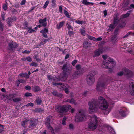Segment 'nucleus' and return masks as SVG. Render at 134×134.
I'll return each mask as SVG.
<instances>
[{"mask_svg":"<svg viewBox=\"0 0 134 134\" xmlns=\"http://www.w3.org/2000/svg\"><path fill=\"white\" fill-rule=\"evenodd\" d=\"M88 105L89 106V112L91 114L96 112L98 110V108L104 110V113L105 115L108 114L111 110L105 99L101 96L98 97L97 101L93 100L90 102Z\"/></svg>","mask_w":134,"mask_h":134,"instance_id":"1","label":"nucleus"},{"mask_svg":"<svg viewBox=\"0 0 134 134\" xmlns=\"http://www.w3.org/2000/svg\"><path fill=\"white\" fill-rule=\"evenodd\" d=\"M102 58L106 60L103 62V64L102 65V68L105 69H110L115 66V63L111 58L107 55H103Z\"/></svg>","mask_w":134,"mask_h":134,"instance_id":"2","label":"nucleus"},{"mask_svg":"<svg viewBox=\"0 0 134 134\" xmlns=\"http://www.w3.org/2000/svg\"><path fill=\"white\" fill-rule=\"evenodd\" d=\"M63 70L64 74H63V76L61 79L57 78L56 77H54L52 76L51 75H48L47 76V77L48 79L49 80H52L54 81H58L60 80H61L62 81H64L66 79L67 77V72H69L71 69L70 68L68 67L67 65H64L63 67Z\"/></svg>","mask_w":134,"mask_h":134,"instance_id":"3","label":"nucleus"},{"mask_svg":"<svg viewBox=\"0 0 134 134\" xmlns=\"http://www.w3.org/2000/svg\"><path fill=\"white\" fill-rule=\"evenodd\" d=\"M87 116L83 110H80L77 113L75 120L77 122L82 121L85 120L87 118Z\"/></svg>","mask_w":134,"mask_h":134,"instance_id":"4","label":"nucleus"},{"mask_svg":"<svg viewBox=\"0 0 134 134\" xmlns=\"http://www.w3.org/2000/svg\"><path fill=\"white\" fill-rule=\"evenodd\" d=\"M91 121L89 124V127L91 130L95 129L98 126V118L94 115L91 117Z\"/></svg>","mask_w":134,"mask_h":134,"instance_id":"5","label":"nucleus"},{"mask_svg":"<svg viewBox=\"0 0 134 134\" xmlns=\"http://www.w3.org/2000/svg\"><path fill=\"white\" fill-rule=\"evenodd\" d=\"M94 71L90 72L87 76V82L89 85H91L94 82L95 79L94 77Z\"/></svg>","mask_w":134,"mask_h":134,"instance_id":"6","label":"nucleus"},{"mask_svg":"<svg viewBox=\"0 0 134 134\" xmlns=\"http://www.w3.org/2000/svg\"><path fill=\"white\" fill-rule=\"evenodd\" d=\"M71 107L70 105H63L62 106L58 105L55 107V110L61 113L63 111H66L68 110Z\"/></svg>","mask_w":134,"mask_h":134,"instance_id":"7","label":"nucleus"},{"mask_svg":"<svg viewBox=\"0 0 134 134\" xmlns=\"http://www.w3.org/2000/svg\"><path fill=\"white\" fill-rule=\"evenodd\" d=\"M124 74L130 75L131 76L132 75V73L127 69L124 68L123 69L122 71L119 72L117 73L118 75L119 76H121Z\"/></svg>","mask_w":134,"mask_h":134,"instance_id":"8","label":"nucleus"},{"mask_svg":"<svg viewBox=\"0 0 134 134\" xmlns=\"http://www.w3.org/2000/svg\"><path fill=\"white\" fill-rule=\"evenodd\" d=\"M53 85L54 86H59L58 87H60L61 89H64L66 93H69V90L68 89V86L67 85H62L61 83H53Z\"/></svg>","mask_w":134,"mask_h":134,"instance_id":"9","label":"nucleus"},{"mask_svg":"<svg viewBox=\"0 0 134 134\" xmlns=\"http://www.w3.org/2000/svg\"><path fill=\"white\" fill-rule=\"evenodd\" d=\"M76 70L73 75V78L75 79L78 76L81 72V69H80V66L79 65H77L76 66Z\"/></svg>","mask_w":134,"mask_h":134,"instance_id":"10","label":"nucleus"},{"mask_svg":"<svg viewBox=\"0 0 134 134\" xmlns=\"http://www.w3.org/2000/svg\"><path fill=\"white\" fill-rule=\"evenodd\" d=\"M106 83L103 81H99L97 84L96 89L98 91H100L104 87Z\"/></svg>","mask_w":134,"mask_h":134,"instance_id":"11","label":"nucleus"},{"mask_svg":"<svg viewBox=\"0 0 134 134\" xmlns=\"http://www.w3.org/2000/svg\"><path fill=\"white\" fill-rule=\"evenodd\" d=\"M51 117L50 116H48L46 119L45 124L47 127L48 129H50L52 132H53V130L51 126L50 125V121Z\"/></svg>","mask_w":134,"mask_h":134,"instance_id":"12","label":"nucleus"},{"mask_svg":"<svg viewBox=\"0 0 134 134\" xmlns=\"http://www.w3.org/2000/svg\"><path fill=\"white\" fill-rule=\"evenodd\" d=\"M130 92L132 95H134V81L131 80L130 82Z\"/></svg>","mask_w":134,"mask_h":134,"instance_id":"13","label":"nucleus"},{"mask_svg":"<svg viewBox=\"0 0 134 134\" xmlns=\"http://www.w3.org/2000/svg\"><path fill=\"white\" fill-rule=\"evenodd\" d=\"M46 19V18L43 19H40L39 21V22L42 26L45 27L47 25Z\"/></svg>","mask_w":134,"mask_h":134,"instance_id":"14","label":"nucleus"},{"mask_svg":"<svg viewBox=\"0 0 134 134\" xmlns=\"http://www.w3.org/2000/svg\"><path fill=\"white\" fill-rule=\"evenodd\" d=\"M119 21L118 20L114 19V24H111L109 27V28L111 30L115 27L118 23Z\"/></svg>","mask_w":134,"mask_h":134,"instance_id":"15","label":"nucleus"},{"mask_svg":"<svg viewBox=\"0 0 134 134\" xmlns=\"http://www.w3.org/2000/svg\"><path fill=\"white\" fill-rule=\"evenodd\" d=\"M126 109L123 108L121 109H120L119 111V114L120 115L122 116H125V111Z\"/></svg>","mask_w":134,"mask_h":134,"instance_id":"16","label":"nucleus"},{"mask_svg":"<svg viewBox=\"0 0 134 134\" xmlns=\"http://www.w3.org/2000/svg\"><path fill=\"white\" fill-rule=\"evenodd\" d=\"M9 46L10 49H12L13 48H15L18 47L17 44L13 42L11 43H9Z\"/></svg>","mask_w":134,"mask_h":134,"instance_id":"17","label":"nucleus"},{"mask_svg":"<svg viewBox=\"0 0 134 134\" xmlns=\"http://www.w3.org/2000/svg\"><path fill=\"white\" fill-rule=\"evenodd\" d=\"M8 99L9 100H11L12 99L13 100V99H14V98L16 96V94H9L8 95Z\"/></svg>","mask_w":134,"mask_h":134,"instance_id":"18","label":"nucleus"},{"mask_svg":"<svg viewBox=\"0 0 134 134\" xmlns=\"http://www.w3.org/2000/svg\"><path fill=\"white\" fill-rule=\"evenodd\" d=\"M65 24V22L62 21L57 25V27L58 29H59L62 27Z\"/></svg>","mask_w":134,"mask_h":134,"instance_id":"19","label":"nucleus"},{"mask_svg":"<svg viewBox=\"0 0 134 134\" xmlns=\"http://www.w3.org/2000/svg\"><path fill=\"white\" fill-rule=\"evenodd\" d=\"M101 53H100V51L98 49L95 51L94 52V55H93L94 57H97L99 56Z\"/></svg>","mask_w":134,"mask_h":134,"instance_id":"20","label":"nucleus"},{"mask_svg":"<svg viewBox=\"0 0 134 134\" xmlns=\"http://www.w3.org/2000/svg\"><path fill=\"white\" fill-rule=\"evenodd\" d=\"M21 60L23 61L27 60L28 61L30 62L32 61L31 58L30 57L23 58L21 59Z\"/></svg>","mask_w":134,"mask_h":134,"instance_id":"21","label":"nucleus"},{"mask_svg":"<svg viewBox=\"0 0 134 134\" xmlns=\"http://www.w3.org/2000/svg\"><path fill=\"white\" fill-rule=\"evenodd\" d=\"M52 94L60 98L62 97V94L58 93L57 92L55 91L53 92H52Z\"/></svg>","mask_w":134,"mask_h":134,"instance_id":"22","label":"nucleus"},{"mask_svg":"<svg viewBox=\"0 0 134 134\" xmlns=\"http://www.w3.org/2000/svg\"><path fill=\"white\" fill-rule=\"evenodd\" d=\"M35 101L36 102L37 104L38 105L41 104L42 102L41 99L39 98H37Z\"/></svg>","mask_w":134,"mask_h":134,"instance_id":"23","label":"nucleus"},{"mask_svg":"<svg viewBox=\"0 0 134 134\" xmlns=\"http://www.w3.org/2000/svg\"><path fill=\"white\" fill-rule=\"evenodd\" d=\"M106 48L105 47H102L99 48L98 50L100 51V53L101 54L103 52H106Z\"/></svg>","mask_w":134,"mask_h":134,"instance_id":"24","label":"nucleus"},{"mask_svg":"<svg viewBox=\"0 0 134 134\" xmlns=\"http://www.w3.org/2000/svg\"><path fill=\"white\" fill-rule=\"evenodd\" d=\"M33 89L35 92H37L40 90V88L38 86H35L33 88Z\"/></svg>","mask_w":134,"mask_h":134,"instance_id":"25","label":"nucleus"},{"mask_svg":"<svg viewBox=\"0 0 134 134\" xmlns=\"http://www.w3.org/2000/svg\"><path fill=\"white\" fill-rule=\"evenodd\" d=\"M31 123L30 125L31 127H32L35 126L37 124L36 121H34L32 120H31Z\"/></svg>","mask_w":134,"mask_h":134,"instance_id":"26","label":"nucleus"},{"mask_svg":"<svg viewBox=\"0 0 134 134\" xmlns=\"http://www.w3.org/2000/svg\"><path fill=\"white\" fill-rule=\"evenodd\" d=\"M66 102L72 104H75V101L73 99H69L66 100Z\"/></svg>","mask_w":134,"mask_h":134,"instance_id":"27","label":"nucleus"},{"mask_svg":"<svg viewBox=\"0 0 134 134\" xmlns=\"http://www.w3.org/2000/svg\"><path fill=\"white\" fill-rule=\"evenodd\" d=\"M21 100V98H16L13 99V101L14 102H18Z\"/></svg>","mask_w":134,"mask_h":134,"instance_id":"28","label":"nucleus"},{"mask_svg":"<svg viewBox=\"0 0 134 134\" xmlns=\"http://www.w3.org/2000/svg\"><path fill=\"white\" fill-rule=\"evenodd\" d=\"M81 34L83 36H85L86 34V31L83 29H81L80 30Z\"/></svg>","mask_w":134,"mask_h":134,"instance_id":"29","label":"nucleus"},{"mask_svg":"<svg viewBox=\"0 0 134 134\" xmlns=\"http://www.w3.org/2000/svg\"><path fill=\"white\" fill-rule=\"evenodd\" d=\"M48 30L47 29L45 28L43 30L41 31L40 32L42 33H46L48 32Z\"/></svg>","mask_w":134,"mask_h":134,"instance_id":"30","label":"nucleus"},{"mask_svg":"<svg viewBox=\"0 0 134 134\" xmlns=\"http://www.w3.org/2000/svg\"><path fill=\"white\" fill-rule=\"evenodd\" d=\"M89 2L87 0H82V3L86 5H88Z\"/></svg>","mask_w":134,"mask_h":134,"instance_id":"31","label":"nucleus"},{"mask_svg":"<svg viewBox=\"0 0 134 134\" xmlns=\"http://www.w3.org/2000/svg\"><path fill=\"white\" fill-rule=\"evenodd\" d=\"M8 95H2L1 96V98L4 100H6L8 99Z\"/></svg>","mask_w":134,"mask_h":134,"instance_id":"32","label":"nucleus"},{"mask_svg":"<svg viewBox=\"0 0 134 134\" xmlns=\"http://www.w3.org/2000/svg\"><path fill=\"white\" fill-rule=\"evenodd\" d=\"M130 11H129L128 12V13L123 15L122 17L124 18H125L128 16L130 15L129 14L130 13Z\"/></svg>","mask_w":134,"mask_h":134,"instance_id":"33","label":"nucleus"},{"mask_svg":"<svg viewBox=\"0 0 134 134\" xmlns=\"http://www.w3.org/2000/svg\"><path fill=\"white\" fill-rule=\"evenodd\" d=\"M30 65L32 66H34L36 67L37 66L38 64L35 62H32L30 64Z\"/></svg>","mask_w":134,"mask_h":134,"instance_id":"34","label":"nucleus"},{"mask_svg":"<svg viewBox=\"0 0 134 134\" xmlns=\"http://www.w3.org/2000/svg\"><path fill=\"white\" fill-rule=\"evenodd\" d=\"M90 44L87 42H85L83 44V46L85 48L87 47H88V44Z\"/></svg>","mask_w":134,"mask_h":134,"instance_id":"35","label":"nucleus"},{"mask_svg":"<svg viewBox=\"0 0 134 134\" xmlns=\"http://www.w3.org/2000/svg\"><path fill=\"white\" fill-rule=\"evenodd\" d=\"M88 39L90 40H93L94 41H95V38L93 37L88 35Z\"/></svg>","mask_w":134,"mask_h":134,"instance_id":"36","label":"nucleus"},{"mask_svg":"<svg viewBox=\"0 0 134 134\" xmlns=\"http://www.w3.org/2000/svg\"><path fill=\"white\" fill-rule=\"evenodd\" d=\"M27 119H25L21 123V124L22 126H24L26 124V123L27 121Z\"/></svg>","mask_w":134,"mask_h":134,"instance_id":"37","label":"nucleus"},{"mask_svg":"<svg viewBox=\"0 0 134 134\" xmlns=\"http://www.w3.org/2000/svg\"><path fill=\"white\" fill-rule=\"evenodd\" d=\"M68 33L70 37L73 36L74 34V32L72 31H69L68 32Z\"/></svg>","mask_w":134,"mask_h":134,"instance_id":"38","label":"nucleus"},{"mask_svg":"<svg viewBox=\"0 0 134 134\" xmlns=\"http://www.w3.org/2000/svg\"><path fill=\"white\" fill-rule=\"evenodd\" d=\"M32 96V94L30 93L29 92L26 93L25 94V96L26 97L31 96Z\"/></svg>","mask_w":134,"mask_h":134,"instance_id":"39","label":"nucleus"},{"mask_svg":"<svg viewBox=\"0 0 134 134\" xmlns=\"http://www.w3.org/2000/svg\"><path fill=\"white\" fill-rule=\"evenodd\" d=\"M64 13L67 17L68 18H70L69 15L67 11L66 10H64Z\"/></svg>","mask_w":134,"mask_h":134,"instance_id":"40","label":"nucleus"},{"mask_svg":"<svg viewBox=\"0 0 134 134\" xmlns=\"http://www.w3.org/2000/svg\"><path fill=\"white\" fill-rule=\"evenodd\" d=\"M66 118L65 117L62 120V124L63 125H65L66 124V123H65V121L66 120Z\"/></svg>","mask_w":134,"mask_h":134,"instance_id":"41","label":"nucleus"},{"mask_svg":"<svg viewBox=\"0 0 134 134\" xmlns=\"http://www.w3.org/2000/svg\"><path fill=\"white\" fill-rule=\"evenodd\" d=\"M133 33L132 32H129L128 33H127L125 35V36H124L123 37V38H125V37H127V36H128V35H130V34H132L133 35Z\"/></svg>","mask_w":134,"mask_h":134,"instance_id":"42","label":"nucleus"},{"mask_svg":"<svg viewBox=\"0 0 134 134\" xmlns=\"http://www.w3.org/2000/svg\"><path fill=\"white\" fill-rule=\"evenodd\" d=\"M26 106L27 107L31 106L33 107L34 106V104L32 103H30L26 105Z\"/></svg>","mask_w":134,"mask_h":134,"instance_id":"43","label":"nucleus"},{"mask_svg":"<svg viewBox=\"0 0 134 134\" xmlns=\"http://www.w3.org/2000/svg\"><path fill=\"white\" fill-rule=\"evenodd\" d=\"M49 2L48 1H46L44 5L43 6V7L44 8H46L48 5V4H49Z\"/></svg>","mask_w":134,"mask_h":134,"instance_id":"44","label":"nucleus"},{"mask_svg":"<svg viewBox=\"0 0 134 134\" xmlns=\"http://www.w3.org/2000/svg\"><path fill=\"white\" fill-rule=\"evenodd\" d=\"M67 25H68L67 27L69 31H70V30H72V28L71 27V25L68 24H67Z\"/></svg>","mask_w":134,"mask_h":134,"instance_id":"45","label":"nucleus"},{"mask_svg":"<svg viewBox=\"0 0 134 134\" xmlns=\"http://www.w3.org/2000/svg\"><path fill=\"white\" fill-rule=\"evenodd\" d=\"M35 31L33 29H29L28 31L29 33H32L35 32Z\"/></svg>","mask_w":134,"mask_h":134,"instance_id":"46","label":"nucleus"},{"mask_svg":"<svg viewBox=\"0 0 134 134\" xmlns=\"http://www.w3.org/2000/svg\"><path fill=\"white\" fill-rule=\"evenodd\" d=\"M30 52L29 51H27L26 50H25V51L22 52V53H26L29 54L30 53Z\"/></svg>","mask_w":134,"mask_h":134,"instance_id":"47","label":"nucleus"},{"mask_svg":"<svg viewBox=\"0 0 134 134\" xmlns=\"http://www.w3.org/2000/svg\"><path fill=\"white\" fill-rule=\"evenodd\" d=\"M109 129H110L111 132L113 133V134H115V132L114 131V130L111 127H110L108 128Z\"/></svg>","mask_w":134,"mask_h":134,"instance_id":"48","label":"nucleus"},{"mask_svg":"<svg viewBox=\"0 0 134 134\" xmlns=\"http://www.w3.org/2000/svg\"><path fill=\"white\" fill-rule=\"evenodd\" d=\"M25 89L26 90H31V87L29 86H26V87H25Z\"/></svg>","mask_w":134,"mask_h":134,"instance_id":"49","label":"nucleus"},{"mask_svg":"<svg viewBox=\"0 0 134 134\" xmlns=\"http://www.w3.org/2000/svg\"><path fill=\"white\" fill-rule=\"evenodd\" d=\"M24 74H20L19 75H18V77H24Z\"/></svg>","mask_w":134,"mask_h":134,"instance_id":"50","label":"nucleus"},{"mask_svg":"<svg viewBox=\"0 0 134 134\" xmlns=\"http://www.w3.org/2000/svg\"><path fill=\"white\" fill-rule=\"evenodd\" d=\"M69 128L70 129H72L74 128L73 125L72 124H71L69 125Z\"/></svg>","mask_w":134,"mask_h":134,"instance_id":"51","label":"nucleus"},{"mask_svg":"<svg viewBox=\"0 0 134 134\" xmlns=\"http://www.w3.org/2000/svg\"><path fill=\"white\" fill-rule=\"evenodd\" d=\"M102 40V38L101 37H99L97 38H95V41H101Z\"/></svg>","mask_w":134,"mask_h":134,"instance_id":"52","label":"nucleus"},{"mask_svg":"<svg viewBox=\"0 0 134 134\" xmlns=\"http://www.w3.org/2000/svg\"><path fill=\"white\" fill-rule=\"evenodd\" d=\"M3 8L5 10H7V5L5 4L3 5Z\"/></svg>","mask_w":134,"mask_h":134,"instance_id":"53","label":"nucleus"},{"mask_svg":"<svg viewBox=\"0 0 134 134\" xmlns=\"http://www.w3.org/2000/svg\"><path fill=\"white\" fill-rule=\"evenodd\" d=\"M26 0H22V1L21 3V5H24L26 2Z\"/></svg>","mask_w":134,"mask_h":134,"instance_id":"54","label":"nucleus"},{"mask_svg":"<svg viewBox=\"0 0 134 134\" xmlns=\"http://www.w3.org/2000/svg\"><path fill=\"white\" fill-rule=\"evenodd\" d=\"M75 22L78 24H82L83 21L78 20L76 21Z\"/></svg>","mask_w":134,"mask_h":134,"instance_id":"55","label":"nucleus"},{"mask_svg":"<svg viewBox=\"0 0 134 134\" xmlns=\"http://www.w3.org/2000/svg\"><path fill=\"white\" fill-rule=\"evenodd\" d=\"M77 61L76 60H75L72 62V64L73 65H74L75 64L77 63Z\"/></svg>","mask_w":134,"mask_h":134,"instance_id":"56","label":"nucleus"},{"mask_svg":"<svg viewBox=\"0 0 134 134\" xmlns=\"http://www.w3.org/2000/svg\"><path fill=\"white\" fill-rule=\"evenodd\" d=\"M16 83L17 86H18L20 83V82H19V80H18H18L16 81Z\"/></svg>","mask_w":134,"mask_h":134,"instance_id":"57","label":"nucleus"},{"mask_svg":"<svg viewBox=\"0 0 134 134\" xmlns=\"http://www.w3.org/2000/svg\"><path fill=\"white\" fill-rule=\"evenodd\" d=\"M24 77H25L26 78H28L29 77V76L27 74H24Z\"/></svg>","mask_w":134,"mask_h":134,"instance_id":"58","label":"nucleus"},{"mask_svg":"<svg viewBox=\"0 0 134 134\" xmlns=\"http://www.w3.org/2000/svg\"><path fill=\"white\" fill-rule=\"evenodd\" d=\"M107 11L106 10H105L104 11L103 13L104 14V15L105 16L107 15Z\"/></svg>","mask_w":134,"mask_h":134,"instance_id":"59","label":"nucleus"},{"mask_svg":"<svg viewBox=\"0 0 134 134\" xmlns=\"http://www.w3.org/2000/svg\"><path fill=\"white\" fill-rule=\"evenodd\" d=\"M59 11L60 13L62 12V7L61 6H60L59 7Z\"/></svg>","mask_w":134,"mask_h":134,"instance_id":"60","label":"nucleus"},{"mask_svg":"<svg viewBox=\"0 0 134 134\" xmlns=\"http://www.w3.org/2000/svg\"><path fill=\"white\" fill-rule=\"evenodd\" d=\"M18 80H19V81L20 83H23L25 82V81L22 79H18Z\"/></svg>","mask_w":134,"mask_h":134,"instance_id":"61","label":"nucleus"},{"mask_svg":"<svg viewBox=\"0 0 134 134\" xmlns=\"http://www.w3.org/2000/svg\"><path fill=\"white\" fill-rule=\"evenodd\" d=\"M129 8L130 9H131L132 8L134 9V4H131L130 5Z\"/></svg>","mask_w":134,"mask_h":134,"instance_id":"62","label":"nucleus"},{"mask_svg":"<svg viewBox=\"0 0 134 134\" xmlns=\"http://www.w3.org/2000/svg\"><path fill=\"white\" fill-rule=\"evenodd\" d=\"M129 52H131V53L134 54V48H132V50H130Z\"/></svg>","mask_w":134,"mask_h":134,"instance_id":"63","label":"nucleus"},{"mask_svg":"<svg viewBox=\"0 0 134 134\" xmlns=\"http://www.w3.org/2000/svg\"><path fill=\"white\" fill-rule=\"evenodd\" d=\"M43 34V36L44 37H45V38H47V35L46 34V33H42Z\"/></svg>","mask_w":134,"mask_h":134,"instance_id":"64","label":"nucleus"}]
</instances>
